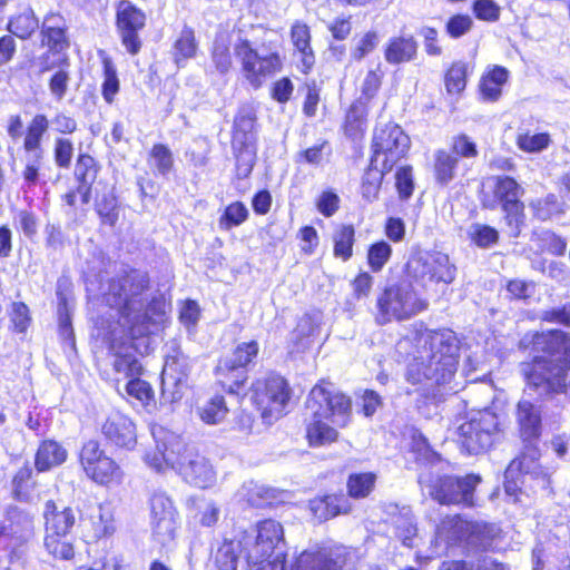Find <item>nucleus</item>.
Segmentation results:
<instances>
[{
  "mask_svg": "<svg viewBox=\"0 0 570 570\" xmlns=\"http://www.w3.org/2000/svg\"><path fill=\"white\" fill-rule=\"evenodd\" d=\"M405 380L412 385H442L454 375L459 362V338L449 327L429 328L422 321L411 325Z\"/></svg>",
  "mask_w": 570,
  "mask_h": 570,
  "instance_id": "f257e3e1",
  "label": "nucleus"
},
{
  "mask_svg": "<svg viewBox=\"0 0 570 570\" xmlns=\"http://www.w3.org/2000/svg\"><path fill=\"white\" fill-rule=\"evenodd\" d=\"M517 346L530 357L521 363L525 382L549 393H564L570 400V333L558 328L528 331Z\"/></svg>",
  "mask_w": 570,
  "mask_h": 570,
  "instance_id": "f03ea898",
  "label": "nucleus"
},
{
  "mask_svg": "<svg viewBox=\"0 0 570 570\" xmlns=\"http://www.w3.org/2000/svg\"><path fill=\"white\" fill-rule=\"evenodd\" d=\"M518 432L522 443L519 454L508 464L504 471V491L513 502L520 500L524 476L540 466V441L542 420L535 406L529 401L518 403Z\"/></svg>",
  "mask_w": 570,
  "mask_h": 570,
  "instance_id": "7ed1b4c3",
  "label": "nucleus"
},
{
  "mask_svg": "<svg viewBox=\"0 0 570 570\" xmlns=\"http://www.w3.org/2000/svg\"><path fill=\"white\" fill-rule=\"evenodd\" d=\"M259 51L247 38L238 39L234 47L239 63V76L253 90L261 89L268 79L284 69V55L277 40L263 41Z\"/></svg>",
  "mask_w": 570,
  "mask_h": 570,
  "instance_id": "20e7f679",
  "label": "nucleus"
},
{
  "mask_svg": "<svg viewBox=\"0 0 570 570\" xmlns=\"http://www.w3.org/2000/svg\"><path fill=\"white\" fill-rule=\"evenodd\" d=\"M150 288L151 279L146 271L126 266L107 279L101 301L106 307L116 311L119 317L128 320L141 309L145 295Z\"/></svg>",
  "mask_w": 570,
  "mask_h": 570,
  "instance_id": "39448f33",
  "label": "nucleus"
},
{
  "mask_svg": "<svg viewBox=\"0 0 570 570\" xmlns=\"http://www.w3.org/2000/svg\"><path fill=\"white\" fill-rule=\"evenodd\" d=\"M49 119L45 114H36L23 130V121L19 114L8 118L6 130L12 140L21 138V147L31 159L22 168L21 177L27 187H35L40 180L45 158L43 141L49 130Z\"/></svg>",
  "mask_w": 570,
  "mask_h": 570,
  "instance_id": "423d86ee",
  "label": "nucleus"
},
{
  "mask_svg": "<svg viewBox=\"0 0 570 570\" xmlns=\"http://www.w3.org/2000/svg\"><path fill=\"white\" fill-rule=\"evenodd\" d=\"M248 392L253 407L265 423L272 424L288 413L293 389L281 373L271 370L255 377Z\"/></svg>",
  "mask_w": 570,
  "mask_h": 570,
  "instance_id": "0eeeda50",
  "label": "nucleus"
},
{
  "mask_svg": "<svg viewBox=\"0 0 570 570\" xmlns=\"http://www.w3.org/2000/svg\"><path fill=\"white\" fill-rule=\"evenodd\" d=\"M163 459L176 465L179 474L190 485L208 489L216 482V472L209 461L196 453L180 436L171 435L163 443Z\"/></svg>",
  "mask_w": 570,
  "mask_h": 570,
  "instance_id": "6e6552de",
  "label": "nucleus"
},
{
  "mask_svg": "<svg viewBox=\"0 0 570 570\" xmlns=\"http://www.w3.org/2000/svg\"><path fill=\"white\" fill-rule=\"evenodd\" d=\"M305 409L309 414L326 416L328 422L340 429L348 426L353 416L352 397L325 377L311 387Z\"/></svg>",
  "mask_w": 570,
  "mask_h": 570,
  "instance_id": "1a4fd4ad",
  "label": "nucleus"
},
{
  "mask_svg": "<svg viewBox=\"0 0 570 570\" xmlns=\"http://www.w3.org/2000/svg\"><path fill=\"white\" fill-rule=\"evenodd\" d=\"M35 533V517L26 509L18 505H8L4 510V519L0 522V539H16L7 553V564L0 558V570L24 569L28 564V557L24 547Z\"/></svg>",
  "mask_w": 570,
  "mask_h": 570,
  "instance_id": "9d476101",
  "label": "nucleus"
},
{
  "mask_svg": "<svg viewBox=\"0 0 570 570\" xmlns=\"http://www.w3.org/2000/svg\"><path fill=\"white\" fill-rule=\"evenodd\" d=\"M426 299L417 295L412 283L405 287L401 283L386 285L376 296L375 322L386 325L393 320L405 321L428 309Z\"/></svg>",
  "mask_w": 570,
  "mask_h": 570,
  "instance_id": "9b49d317",
  "label": "nucleus"
},
{
  "mask_svg": "<svg viewBox=\"0 0 570 570\" xmlns=\"http://www.w3.org/2000/svg\"><path fill=\"white\" fill-rule=\"evenodd\" d=\"M255 530L254 541L243 548L248 566L284 564L287 554L283 549L285 546L283 525L274 519H264L256 523Z\"/></svg>",
  "mask_w": 570,
  "mask_h": 570,
  "instance_id": "f8f14e48",
  "label": "nucleus"
},
{
  "mask_svg": "<svg viewBox=\"0 0 570 570\" xmlns=\"http://www.w3.org/2000/svg\"><path fill=\"white\" fill-rule=\"evenodd\" d=\"M412 141L401 125L387 121L373 131L370 145V157L381 167L393 170L397 164L410 155Z\"/></svg>",
  "mask_w": 570,
  "mask_h": 570,
  "instance_id": "ddd939ff",
  "label": "nucleus"
},
{
  "mask_svg": "<svg viewBox=\"0 0 570 570\" xmlns=\"http://www.w3.org/2000/svg\"><path fill=\"white\" fill-rule=\"evenodd\" d=\"M403 273L409 283H416L423 289L432 285H449L455 278L456 268L446 254L424 252L412 255Z\"/></svg>",
  "mask_w": 570,
  "mask_h": 570,
  "instance_id": "4468645a",
  "label": "nucleus"
},
{
  "mask_svg": "<svg viewBox=\"0 0 570 570\" xmlns=\"http://www.w3.org/2000/svg\"><path fill=\"white\" fill-rule=\"evenodd\" d=\"M78 463L87 479L100 487L118 485L125 476L120 464L106 452L97 439H89L81 444Z\"/></svg>",
  "mask_w": 570,
  "mask_h": 570,
  "instance_id": "2eb2a0df",
  "label": "nucleus"
},
{
  "mask_svg": "<svg viewBox=\"0 0 570 570\" xmlns=\"http://www.w3.org/2000/svg\"><path fill=\"white\" fill-rule=\"evenodd\" d=\"M256 120L257 117L252 110H240L234 118L230 144L237 179L247 178L256 164Z\"/></svg>",
  "mask_w": 570,
  "mask_h": 570,
  "instance_id": "dca6fc26",
  "label": "nucleus"
},
{
  "mask_svg": "<svg viewBox=\"0 0 570 570\" xmlns=\"http://www.w3.org/2000/svg\"><path fill=\"white\" fill-rule=\"evenodd\" d=\"M147 13L130 0L115 2V28L121 46L130 56H137L142 47V32L147 27Z\"/></svg>",
  "mask_w": 570,
  "mask_h": 570,
  "instance_id": "f3484780",
  "label": "nucleus"
},
{
  "mask_svg": "<svg viewBox=\"0 0 570 570\" xmlns=\"http://www.w3.org/2000/svg\"><path fill=\"white\" fill-rule=\"evenodd\" d=\"M498 428L499 419L495 413L489 410L480 411L460 424L458 443L468 454L484 453L492 446L493 434Z\"/></svg>",
  "mask_w": 570,
  "mask_h": 570,
  "instance_id": "a211bd4d",
  "label": "nucleus"
},
{
  "mask_svg": "<svg viewBox=\"0 0 570 570\" xmlns=\"http://www.w3.org/2000/svg\"><path fill=\"white\" fill-rule=\"evenodd\" d=\"M40 45L47 48L39 57V73H45L55 68L50 61V55H67L70 48L69 27L66 18L59 11H49L43 16L39 28Z\"/></svg>",
  "mask_w": 570,
  "mask_h": 570,
  "instance_id": "6ab92c4d",
  "label": "nucleus"
},
{
  "mask_svg": "<svg viewBox=\"0 0 570 570\" xmlns=\"http://www.w3.org/2000/svg\"><path fill=\"white\" fill-rule=\"evenodd\" d=\"M480 476L466 474L456 476L443 474L436 476L429 485V493L433 500L442 505L473 507V493Z\"/></svg>",
  "mask_w": 570,
  "mask_h": 570,
  "instance_id": "aec40b11",
  "label": "nucleus"
},
{
  "mask_svg": "<svg viewBox=\"0 0 570 570\" xmlns=\"http://www.w3.org/2000/svg\"><path fill=\"white\" fill-rule=\"evenodd\" d=\"M136 321L127 328V336L130 343L119 340L114 333H109L106 337V346L108 355L111 357V368L117 375L115 381L119 383L121 380H129L135 375H142L145 372L144 365L135 353L129 348H135V341L138 340L144 333L137 334L135 331Z\"/></svg>",
  "mask_w": 570,
  "mask_h": 570,
  "instance_id": "412c9836",
  "label": "nucleus"
},
{
  "mask_svg": "<svg viewBox=\"0 0 570 570\" xmlns=\"http://www.w3.org/2000/svg\"><path fill=\"white\" fill-rule=\"evenodd\" d=\"M99 171L100 165L92 155L86 151L79 153L73 170V178L77 185L61 195L63 205L72 210H76L79 205H88Z\"/></svg>",
  "mask_w": 570,
  "mask_h": 570,
  "instance_id": "4be33fe9",
  "label": "nucleus"
},
{
  "mask_svg": "<svg viewBox=\"0 0 570 570\" xmlns=\"http://www.w3.org/2000/svg\"><path fill=\"white\" fill-rule=\"evenodd\" d=\"M99 433L106 445L115 452L134 451L138 443L137 425L127 414L111 412L101 422Z\"/></svg>",
  "mask_w": 570,
  "mask_h": 570,
  "instance_id": "5701e85b",
  "label": "nucleus"
},
{
  "mask_svg": "<svg viewBox=\"0 0 570 570\" xmlns=\"http://www.w3.org/2000/svg\"><path fill=\"white\" fill-rule=\"evenodd\" d=\"M524 189L515 179L501 177V212L507 225V236L518 237L525 220V206L522 202Z\"/></svg>",
  "mask_w": 570,
  "mask_h": 570,
  "instance_id": "b1692460",
  "label": "nucleus"
},
{
  "mask_svg": "<svg viewBox=\"0 0 570 570\" xmlns=\"http://www.w3.org/2000/svg\"><path fill=\"white\" fill-rule=\"evenodd\" d=\"M150 523L155 535L173 539L178 524V512L165 493H154L149 500Z\"/></svg>",
  "mask_w": 570,
  "mask_h": 570,
  "instance_id": "393cba45",
  "label": "nucleus"
},
{
  "mask_svg": "<svg viewBox=\"0 0 570 570\" xmlns=\"http://www.w3.org/2000/svg\"><path fill=\"white\" fill-rule=\"evenodd\" d=\"M289 40L293 55L297 57V69L303 76H308L316 65V55L312 46V32L306 22L296 20L289 29Z\"/></svg>",
  "mask_w": 570,
  "mask_h": 570,
  "instance_id": "a878e982",
  "label": "nucleus"
},
{
  "mask_svg": "<svg viewBox=\"0 0 570 570\" xmlns=\"http://www.w3.org/2000/svg\"><path fill=\"white\" fill-rule=\"evenodd\" d=\"M215 385L224 393L244 396L248 384V371L229 363V357H219L213 368Z\"/></svg>",
  "mask_w": 570,
  "mask_h": 570,
  "instance_id": "bb28decb",
  "label": "nucleus"
},
{
  "mask_svg": "<svg viewBox=\"0 0 570 570\" xmlns=\"http://www.w3.org/2000/svg\"><path fill=\"white\" fill-rule=\"evenodd\" d=\"M308 507L312 515L320 522H326L340 515H347L353 511L351 500L343 492L316 495L309 500Z\"/></svg>",
  "mask_w": 570,
  "mask_h": 570,
  "instance_id": "cd10ccee",
  "label": "nucleus"
},
{
  "mask_svg": "<svg viewBox=\"0 0 570 570\" xmlns=\"http://www.w3.org/2000/svg\"><path fill=\"white\" fill-rule=\"evenodd\" d=\"M43 532L71 534L77 523V510L49 499L43 504Z\"/></svg>",
  "mask_w": 570,
  "mask_h": 570,
  "instance_id": "c85d7f7f",
  "label": "nucleus"
},
{
  "mask_svg": "<svg viewBox=\"0 0 570 570\" xmlns=\"http://www.w3.org/2000/svg\"><path fill=\"white\" fill-rule=\"evenodd\" d=\"M370 110V104L356 98L348 105L341 124V131L347 139L360 141L364 138L367 130Z\"/></svg>",
  "mask_w": 570,
  "mask_h": 570,
  "instance_id": "c756f323",
  "label": "nucleus"
},
{
  "mask_svg": "<svg viewBox=\"0 0 570 570\" xmlns=\"http://www.w3.org/2000/svg\"><path fill=\"white\" fill-rule=\"evenodd\" d=\"M419 55V43L412 35H399L391 37L383 49V56L392 66L404 65L414 61Z\"/></svg>",
  "mask_w": 570,
  "mask_h": 570,
  "instance_id": "7c9ffc66",
  "label": "nucleus"
},
{
  "mask_svg": "<svg viewBox=\"0 0 570 570\" xmlns=\"http://www.w3.org/2000/svg\"><path fill=\"white\" fill-rule=\"evenodd\" d=\"M94 210L101 227L115 228L118 225L122 204L114 187L97 194L94 200Z\"/></svg>",
  "mask_w": 570,
  "mask_h": 570,
  "instance_id": "2f4dec72",
  "label": "nucleus"
},
{
  "mask_svg": "<svg viewBox=\"0 0 570 570\" xmlns=\"http://www.w3.org/2000/svg\"><path fill=\"white\" fill-rule=\"evenodd\" d=\"M338 429L326 416L311 414L305 423V440L311 448L331 445L340 440Z\"/></svg>",
  "mask_w": 570,
  "mask_h": 570,
  "instance_id": "473e14b6",
  "label": "nucleus"
},
{
  "mask_svg": "<svg viewBox=\"0 0 570 570\" xmlns=\"http://www.w3.org/2000/svg\"><path fill=\"white\" fill-rule=\"evenodd\" d=\"M68 458V451L53 439L42 440L35 453V469L38 473L48 472L62 463Z\"/></svg>",
  "mask_w": 570,
  "mask_h": 570,
  "instance_id": "72a5a7b5",
  "label": "nucleus"
},
{
  "mask_svg": "<svg viewBox=\"0 0 570 570\" xmlns=\"http://www.w3.org/2000/svg\"><path fill=\"white\" fill-rule=\"evenodd\" d=\"M390 171L392 170L381 167L379 163L368 158L360 181V194L366 203L371 204L380 198L382 185Z\"/></svg>",
  "mask_w": 570,
  "mask_h": 570,
  "instance_id": "f704fd0d",
  "label": "nucleus"
},
{
  "mask_svg": "<svg viewBox=\"0 0 570 570\" xmlns=\"http://www.w3.org/2000/svg\"><path fill=\"white\" fill-rule=\"evenodd\" d=\"M35 465L32 466L29 461L18 468L11 476V498L18 502H28L31 498V492L37 488L35 478Z\"/></svg>",
  "mask_w": 570,
  "mask_h": 570,
  "instance_id": "c9c22d12",
  "label": "nucleus"
},
{
  "mask_svg": "<svg viewBox=\"0 0 570 570\" xmlns=\"http://www.w3.org/2000/svg\"><path fill=\"white\" fill-rule=\"evenodd\" d=\"M333 256L345 263L354 255L356 228L351 223L338 224L332 233Z\"/></svg>",
  "mask_w": 570,
  "mask_h": 570,
  "instance_id": "e433bc0d",
  "label": "nucleus"
},
{
  "mask_svg": "<svg viewBox=\"0 0 570 570\" xmlns=\"http://www.w3.org/2000/svg\"><path fill=\"white\" fill-rule=\"evenodd\" d=\"M40 22L35 11L27 8L21 12H17L9 17L6 29L13 38L22 41L29 40L39 30Z\"/></svg>",
  "mask_w": 570,
  "mask_h": 570,
  "instance_id": "4c0bfd02",
  "label": "nucleus"
},
{
  "mask_svg": "<svg viewBox=\"0 0 570 570\" xmlns=\"http://www.w3.org/2000/svg\"><path fill=\"white\" fill-rule=\"evenodd\" d=\"M71 534L43 532V548L48 556L58 561H72L76 546L69 538Z\"/></svg>",
  "mask_w": 570,
  "mask_h": 570,
  "instance_id": "58836bf2",
  "label": "nucleus"
},
{
  "mask_svg": "<svg viewBox=\"0 0 570 570\" xmlns=\"http://www.w3.org/2000/svg\"><path fill=\"white\" fill-rule=\"evenodd\" d=\"M198 52V41L195 30L189 26H184L178 37L173 42L171 55L177 66H181L190 59H194Z\"/></svg>",
  "mask_w": 570,
  "mask_h": 570,
  "instance_id": "ea45409f",
  "label": "nucleus"
},
{
  "mask_svg": "<svg viewBox=\"0 0 570 570\" xmlns=\"http://www.w3.org/2000/svg\"><path fill=\"white\" fill-rule=\"evenodd\" d=\"M377 474L373 471L353 472L346 479V495L348 499L363 500L375 490Z\"/></svg>",
  "mask_w": 570,
  "mask_h": 570,
  "instance_id": "a19ab883",
  "label": "nucleus"
},
{
  "mask_svg": "<svg viewBox=\"0 0 570 570\" xmlns=\"http://www.w3.org/2000/svg\"><path fill=\"white\" fill-rule=\"evenodd\" d=\"M55 63L56 70L48 79V88L56 100H61L69 88L70 76V58L68 55L60 56Z\"/></svg>",
  "mask_w": 570,
  "mask_h": 570,
  "instance_id": "79ce46f5",
  "label": "nucleus"
},
{
  "mask_svg": "<svg viewBox=\"0 0 570 570\" xmlns=\"http://www.w3.org/2000/svg\"><path fill=\"white\" fill-rule=\"evenodd\" d=\"M459 160L446 149H438L434 154L433 175L440 186H448L456 175Z\"/></svg>",
  "mask_w": 570,
  "mask_h": 570,
  "instance_id": "37998d69",
  "label": "nucleus"
},
{
  "mask_svg": "<svg viewBox=\"0 0 570 570\" xmlns=\"http://www.w3.org/2000/svg\"><path fill=\"white\" fill-rule=\"evenodd\" d=\"M533 215L539 220H549L553 217L563 215L568 205L563 197L553 193L547 194L544 197L537 199L531 205Z\"/></svg>",
  "mask_w": 570,
  "mask_h": 570,
  "instance_id": "c03bdc74",
  "label": "nucleus"
},
{
  "mask_svg": "<svg viewBox=\"0 0 570 570\" xmlns=\"http://www.w3.org/2000/svg\"><path fill=\"white\" fill-rule=\"evenodd\" d=\"M68 293H70V283H58L57 297H58V330L59 334L66 340H73V330L71 323V315L68 307Z\"/></svg>",
  "mask_w": 570,
  "mask_h": 570,
  "instance_id": "a18cd8bd",
  "label": "nucleus"
},
{
  "mask_svg": "<svg viewBox=\"0 0 570 570\" xmlns=\"http://www.w3.org/2000/svg\"><path fill=\"white\" fill-rule=\"evenodd\" d=\"M469 65L463 60L452 61L444 71L443 82L450 95H460L466 87Z\"/></svg>",
  "mask_w": 570,
  "mask_h": 570,
  "instance_id": "49530a36",
  "label": "nucleus"
},
{
  "mask_svg": "<svg viewBox=\"0 0 570 570\" xmlns=\"http://www.w3.org/2000/svg\"><path fill=\"white\" fill-rule=\"evenodd\" d=\"M385 78V68L382 63L367 69L360 88V96L356 98L366 104H371L375 99L383 86Z\"/></svg>",
  "mask_w": 570,
  "mask_h": 570,
  "instance_id": "de8ad7c7",
  "label": "nucleus"
},
{
  "mask_svg": "<svg viewBox=\"0 0 570 570\" xmlns=\"http://www.w3.org/2000/svg\"><path fill=\"white\" fill-rule=\"evenodd\" d=\"M322 82L309 79L301 83L302 112L306 118H314L317 115L318 106L322 102Z\"/></svg>",
  "mask_w": 570,
  "mask_h": 570,
  "instance_id": "09e8293b",
  "label": "nucleus"
},
{
  "mask_svg": "<svg viewBox=\"0 0 570 570\" xmlns=\"http://www.w3.org/2000/svg\"><path fill=\"white\" fill-rule=\"evenodd\" d=\"M148 163L156 174L169 175L175 168V159L170 148L163 142H156L148 153Z\"/></svg>",
  "mask_w": 570,
  "mask_h": 570,
  "instance_id": "8fccbe9b",
  "label": "nucleus"
},
{
  "mask_svg": "<svg viewBox=\"0 0 570 570\" xmlns=\"http://www.w3.org/2000/svg\"><path fill=\"white\" fill-rule=\"evenodd\" d=\"M478 95L483 102H494L499 99V65L489 66L481 75Z\"/></svg>",
  "mask_w": 570,
  "mask_h": 570,
  "instance_id": "3c124183",
  "label": "nucleus"
},
{
  "mask_svg": "<svg viewBox=\"0 0 570 570\" xmlns=\"http://www.w3.org/2000/svg\"><path fill=\"white\" fill-rule=\"evenodd\" d=\"M392 254V246L386 240L371 243L366 249V264L370 272L380 273L391 259Z\"/></svg>",
  "mask_w": 570,
  "mask_h": 570,
  "instance_id": "603ef678",
  "label": "nucleus"
},
{
  "mask_svg": "<svg viewBox=\"0 0 570 570\" xmlns=\"http://www.w3.org/2000/svg\"><path fill=\"white\" fill-rule=\"evenodd\" d=\"M249 217L246 205L240 200L229 203L218 218V227L222 230H230L244 224Z\"/></svg>",
  "mask_w": 570,
  "mask_h": 570,
  "instance_id": "864d4df0",
  "label": "nucleus"
},
{
  "mask_svg": "<svg viewBox=\"0 0 570 570\" xmlns=\"http://www.w3.org/2000/svg\"><path fill=\"white\" fill-rule=\"evenodd\" d=\"M293 570H342L337 561L332 557L320 552L301 553Z\"/></svg>",
  "mask_w": 570,
  "mask_h": 570,
  "instance_id": "5fc2aeb1",
  "label": "nucleus"
},
{
  "mask_svg": "<svg viewBox=\"0 0 570 570\" xmlns=\"http://www.w3.org/2000/svg\"><path fill=\"white\" fill-rule=\"evenodd\" d=\"M259 350V343L256 340L240 342L233 348L229 363L248 371V367L255 364Z\"/></svg>",
  "mask_w": 570,
  "mask_h": 570,
  "instance_id": "6e6d98bb",
  "label": "nucleus"
},
{
  "mask_svg": "<svg viewBox=\"0 0 570 570\" xmlns=\"http://www.w3.org/2000/svg\"><path fill=\"white\" fill-rule=\"evenodd\" d=\"M210 60L215 70L220 75H225L232 69L233 56L227 39L215 38L210 48Z\"/></svg>",
  "mask_w": 570,
  "mask_h": 570,
  "instance_id": "4d7b16f0",
  "label": "nucleus"
},
{
  "mask_svg": "<svg viewBox=\"0 0 570 570\" xmlns=\"http://www.w3.org/2000/svg\"><path fill=\"white\" fill-rule=\"evenodd\" d=\"M10 331L14 334H26L32 324V315L24 302H12L9 308Z\"/></svg>",
  "mask_w": 570,
  "mask_h": 570,
  "instance_id": "13d9d810",
  "label": "nucleus"
},
{
  "mask_svg": "<svg viewBox=\"0 0 570 570\" xmlns=\"http://www.w3.org/2000/svg\"><path fill=\"white\" fill-rule=\"evenodd\" d=\"M394 186L402 202L409 200L415 190L414 169L412 165L399 166L394 173Z\"/></svg>",
  "mask_w": 570,
  "mask_h": 570,
  "instance_id": "bf43d9fd",
  "label": "nucleus"
},
{
  "mask_svg": "<svg viewBox=\"0 0 570 570\" xmlns=\"http://www.w3.org/2000/svg\"><path fill=\"white\" fill-rule=\"evenodd\" d=\"M102 75L101 96L106 104L111 105L120 90V81L117 69L109 58L102 59Z\"/></svg>",
  "mask_w": 570,
  "mask_h": 570,
  "instance_id": "052dcab7",
  "label": "nucleus"
},
{
  "mask_svg": "<svg viewBox=\"0 0 570 570\" xmlns=\"http://www.w3.org/2000/svg\"><path fill=\"white\" fill-rule=\"evenodd\" d=\"M142 375H135L127 380L125 390L127 394L137 400L142 406L155 402V392L149 382L141 379Z\"/></svg>",
  "mask_w": 570,
  "mask_h": 570,
  "instance_id": "680f3d73",
  "label": "nucleus"
},
{
  "mask_svg": "<svg viewBox=\"0 0 570 570\" xmlns=\"http://www.w3.org/2000/svg\"><path fill=\"white\" fill-rule=\"evenodd\" d=\"M239 542L224 539L215 554V564L219 570H237Z\"/></svg>",
  "mask_w": 570,
  "mask_h": 570,
  "instance_id": "e2e57ef3",
  "label": "nucleus"
},
{
  "mask_svg": "<svg viewBox=\"0 0 570 570\" xmlns=\"http://www.w3.org/2000/svg\"><path fill=\"white\" fill-rule=\"evenodd\" d=\"M515 142L519 149L524 153H540L549 147L551 137L548 132L531 134L525 131L517 136Z\"/></svg>",
  "mask_w": 570,
  "mask_h": 570,
  "instance_id": "0e129e2a",
  "label": "nucleus"
},
{
  "mask_svg": "<svg viewBox=\"0 0 570 570\" xmlns=\"http://www.w3.org/2000/svg\"><path fill=\"white\" fill-rule=\"evenodd\" d=\"M228 407L223 395H214L200 410L199 415L207 424H216L226 416Z\"/></svg>",
  "mask_w": 570,
  "mask_h": 570,
  "instance_id": "69168bd1",
  "label": "nucleus"
},
{
  "mask_svg": "<svg viewBox=\"0 0 570 570\" xmlns=\"http://www.w3.org/2000/svg\"><path fill=\"white\" fill-rule=\"evenodd\" d=\"M539 248L541 253L552 256H563L567 250V240L556 232L548 229L539 236Z\"/></svg>",
  "mask_w": 570,
  "mask_h": 570,
  "instance_id": "338daca9",
  "label": "nucleus"
},
{
  "mask_svg": "<svg viewBox=\"0 0 570 570\" xmlns=\"http://www.w3.org/2000/svg\"><path fill=\"white\" fill-rule=\"evenodd\" d=\"M448 151L455 156L458 160L460 158H475L479 155L476 144L463 132L452 137L450 150Z\"/></svg>",
  "mask_w": 570,
  "mask_h": 570,
  "instance_id": "774afa93",
  "label": "nucleus"
}]
</instances>
